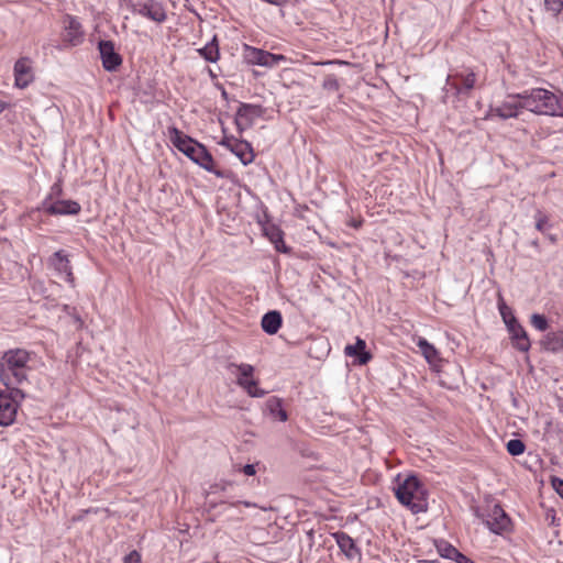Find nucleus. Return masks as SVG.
Here are the masks:
<instances>
[{"label": "nucleus", "instance_id": "a211bd4d", "mask_svg": "<svg viewBox=\"0 0 563 563\" xmlns=\"http://www.w3.org/2000/svg\"><path fill=\"white\" fill-rule=\"evenodd\" d=\"M236 505H244L245 507H256L255 504L246 500H239L236 503H228L224 500L221 501H209L206 507V511L209 516V519L211 521H216L217 518L221 517L222 515H225V512L233 506Z\"/></svg>", "mask_w": 563, "mask_h": 563}, {"label": "nucleus", "instance_id": "ea45409f", "mask_svg": "<svg viewBox=\"0 0 563 563\" xmlns=\"http://www.w3.org/2000/svg\"><path fill=\"white\" fill-rule=\"evenodd\" d=\"M234 141H236L234 136H224L222 141L219 142V144L225 146L231 152V148H233L234 145Z\"/></svg>", "mask_w": 563, "mask_h": 563}, {"label": "nucleus", "instance_id": "412c9836", "mask_svg": "<svg viewBox=\"0 0 563 563\" xmlns=\"http://www.w3.org/2000/svg\"><path fill=\"white\" fill-rule=\"evenodd\" d=\"M344 352L347 356L355 357L361 365H365L372 360V353L366 350V342L361 338H356L355 344L346 345Z\"/></svg>", "mask_w": 563, "mask_h": 563}, {"label": "nucleus", "instance_id": "1a4fd4ad", "mask_svg": "<svg viewBox=\"0 0 563 563\" xmlns=\"http://www.w3.org/2000/svg\"><path fill=\"white\" fill-rule=\"evenodd\" d=\"M244 59L251 65L274 68L278 66L280 62H286L287 58L285 55L274 54L245 44Z\"/></svg>", "mask_w": 563, "mask_h": 563}, {"label": "nucleus", "instance_id": "cd10ccee", "mask_svg": "<svg viewBox=\"0 0 563 563\" xmlns=\"http://www.w3.org/2000/svg\"><path fill=\"white\" fill-rule=\"evenodd\" d=\"M417 345L429 364H433L440 360L438 350L424 338H419Z\"/></svg>", "mask_w": 563, "mask_h": 563}, {"label": "nucleus", "instance_id": "4468645a", "mask_svg": "<svg viewBox=\"0 0 563 563\" xmlns=\"http://www.w3.org/2000/svg\"><path fill=\"white\" fill-rule=\"evenodd\" d=\"M48 266L52 267L65 282L74 285L75 277L67 254L58 250L48 258Z\"/></svg>", "mask_w": 563, "mask_h": 563}, {"label": "nucleus", "instance_id": "a19ab883", "mask_svg": "<svg viewBox=\"0 0 563 563\" xmlns=\"http://www.w3.org/2000/svg\"><path fill=\"white\" fill-rule=\"evenodd\" d=\"M256 464H245L243 467H242V472L246 475V476H253L256 474Z\"/></svg>", "mask_w": 563, "mask_h": 563}, {"label": "nucleus", "instance_id": "4c0bfd02", "mask_svg": "<svg viewBox=\"0 0 563 563\" xmlns=\"http://www.w3.org/2000/svg\"><path fill=\"white\" fill-rule=\"evenodd\" d=\"M123 561L124 563H141V554L133 550L124 556Z\"/></svg>", "mask_w": 563, "mask_h": 563}, {"label": "nucleus", "instance_id": "7c9ffc66", "mask_svg": "<svg viewBox=\"0 0 563 563\" xmlns=\"http://www.w3.org/2000/svg\"><path fill=\"white\" fill-rule=\"evenodd\" d=\"M507 452L512 456H519L523 454L526 444L520 439H511L506 444Z\"/></svg>", "mask_w": 563, "mask_h": 563}, {"label": "nucleus", "instance_id": "2f4dec72", "mask_svg": "<svg viewBox=\"0 0 563 563\" xmlns=\"http://www.w3.org/2000/svg\"><path fill=\"white\" fill-rule=\"evenodd\" d=\"M530 321L539 331H545L549 328V321L544 314L533 313Z\"/></svg>", "mask_w": 563, "mask_h": 563}, {"label": "nucleus", "instance_id": "58836bf2", "mask_svg": "<svg viewBox=\"0 0 563 563\" xmlns=\"http://www.w3.org/2000/svg\"><path fill=\"white\" fill-rule=\"evenodd\" d=\"M452 560L455 561L456 563H474L470 558L464 555L459 550H456V552H455V554H454Z\"/></svg>", "mask_w": 563, "mask_h": 563}, {"label": "nucleus", "instance_id": "c9c22d12", "mask_svg": "<svg viewBox=\"0 0 563 563\" xmlns=\"http://www.w3.org/2000/svg\"><path fill=\"white\" fill-rule=\"evenodd\" d=\"M63 194L62 180H57L51 187L48 195L45 198H51V200L62 199L60 196Z\"/></svg>", "mask_w": 563, "mask_h": 563}, {"label": "nucleus", "instance_id": "4be33fe9", "mask_svg": "<svg viewBox=\"0 0 563 563\" xmlns=\"http://www.w3.org/2000/svg\"><path fill=\"white\" fill-rule=\"evenodd\" d=\"M265 235L274 244L276 251L289 254L291 249L284 242V232L275 224H267L263 228Z\"/></svg>", "mask_w": 563, "mask_h": 563}, {"label": "nucleus", "instance_id": "a878e982", "mask_svg": "<svg viewBox=\"0 0 563 563\" xmlns=\"http://www.w3.org/2000/svg\"><path fill=\"white\" fill-rule=\"evenodd\" d=\"M200 56H202L209 63H216L220 58V51L217 35L206 44L203 47L198 49Z\"/></svg>", "mask_w": 563, "mask_h": 563}, {"label": "nucleus", "instance_id": "9d476101", "mask_svg": "<svg viewBox=\"0 0 563 563\" xmlns=\"http://www.w3.org/2000/svg\"><path fill=\"white\" fill-rule=\"evenodd\" d=\"M476 84V74L472 70L468 73H455L449 75L446 85L454 90L456 97L468 98Z\"/></svg>", "mask_w": 563, "mask_h": 563}, {"label": "nucleus", "instance_id": "20e7f679", "mask_svg": "<svg viewBox=\"0 0 563 563\" xmlns=\"http://www.w3.org/2000/svg\"><path fill=\"white\" fill-rule=\"evenodd\" d=\"M29 361L30 353L24 349H12L3 353L0 361V380L4 387L20 386L27 380Z\"/></svg>", "mask_w": 563, "mask_h": 563}, {"label": "nucleus", "instance_id": "72a5a7b5", "mask_svg": "<svg viewBox=\"0 0 563 563\" xmlns=\"http://www.w3.org/2000/svg\"><path fill=\"white\" fill-rule=\"evenodd\" d=\"M322 88L328 91H338L340 89V84L334 75H328L323 79Z\"/></svg>", "mask_w": 563, "mask_h": 563}, {"label": "nucleus", "instance_id": "dca6fc26", "mask_svg": "<svg viewBox=\"0 0 563 563\" xmlns=\"http://www.w3.org/2000/svg\"><path fill=\"white\" fill-rule=\"evenodd\" d=\"M32 62L29 57H21L14 64V80L19 88H26L34 79Z\"/></svg>", "mask_w": 563, "mask_h": 563}, {"label": "nucleus", "instance_id": "0eeeda50", "mask_svg": "<svg viewBox=\"0 0 563 563\" xmlns=\"http://www.w3.org/2000/svg\"><path fill=\"white\" fill-rule=\"evenodd\" d=\"M235 367L239 372L236 377V384L245 390L250 397L261 398L264 397L267 391L258 387V380L254 378L255 368L251 364H235L230 363L228 368Z\"/></svg>", "mask_w": 563, "mask_h": 563}, {"label": "nucleus", "instance_id": "6ab92c4d", "mask_svg": "<svg viewBox=\"0 0 563 563\" xmlns=\"http://www.w3.org/2000/svg\"><path fill=\"white\" fill-rule=\"evenodd\" d=\"M521 108V100L519 102L505 101L499 106L489 107L488 117H498L503 120L517 118Z\"/></svg>", "mask_w": 563, "mask_h": 563}, {"label": "nucleus", "instance_id": "423d86ee", "mask_svg": "<svg viewBox=\"0 0 563 563\" xmlns=\"http://www.w3.org/2000/svg\"><path fill=\"white\" fill-rule=\"evenodd\" d=\"M475 516L483 520L485 526L496 534L508 531L511 520L499 504H495L492 509L476 508Z\"/></svg>", "mask_w": 563, "mask_h": 563}, {"label": "nucleus", "instance_id": "393cba45", "mask_svg": "<svg viewBox=\"0 0 563 563\" xmlns=\"http://www.w3.org/2000/svg\"><path fill=\"white\" fill-rule=\"evenodd\" d=\"M265 409L273 418L278 419L282 422L288 420V413L284 409L283 399L279 397H269L265 402Z\"/></svg>", "mask_w": 563, "mask_h": 563}, {"label": "nucleus", "instance_id": "6e6552de", "mask_svg": "<svg viewBox=\"0 0 563 563\" xmlns=\"http://www.w3.org/2000/svg\"><path fill=\"white\" fill-rule=\"evenodd\" d=\"M38 211L48 216H77L81 211L79 202L71 199H56L44 198L37 208Z\"/></svg>", "mask_w": 563, "mask_h": 563}, {"label": "nucleus", "instance_id": "e433bc0d", "mask_svg": "<svg viewBox=\"0 0 563 563\" xmlns=\"http://www.w3.org/2000/svg\"><path fill=\"white\" fill-rule=\"evenodd\" d=\"M551 484L556 494L563 499V478L552 477Z\"/></svg>", "mask_w": 563, "mask_h": 563}, {"label": "nucleus", "instance_id": "b1692460", "mask_svg": "<svg viewBox=\"0 0 563 563\" xmlns=\"http://www.w3.org/2000/svg\"><path fill=\"white\" fill-rule=\"evenodd\" d=\"M231 153H233L244 166L251 164L255 157L251 143L245 140L234 141Z\"/></svg>", "mask_w": 563, "mask_h": 563}, {"label": "nucleus", "instance_id": "c756f323", "mask_svg": "<svg viewBox=\"0 0 563 563\" xmlns=\"http://www.w3.org/2000/svg\"><path fill=\"white\" fill-rule=\"evenodd\" d=\"M435 547H437L439 554L442 558L449 559V560L453 559V556L457 550L454 545H452L451 543H449L445 540L437 541Z\"/></svg>", "mask_w": 563, "mask_h": 563}, {"label": "nucleus", "instance_id": "9b49d317", "mask_svg": "<svg viewBox=\"0 0 563 563\" xmlns=\"http://www.w3.org/2000/svg\"><path fill=\"white\" fill-rule=\"evenodd\" d=\"M265 108L261 104L241 102L236 110L234 123L239 132H243L246 128H251L256 118L263 117Z\"/></svg>", "mask_w": 563, "mask_h": 563}, {"label": "nucleus", "instance_id": "f704fd0d", "mask_svg": "<svg viewBox=\"0 0 563 563\" xmlns=\"http://www.w3.org/2000/svg\"><path fill=\"white\" fill-rule=\"evenodd\" d=\"M547 10L558 15L563 10V0H544Z\"/></svg>", "mask_w": 563, "mask_h": 563}, {"label": "nucleus", "instance_id": "2eb2a0df", "mask_svg": "<svg viewBox=\"0 0 563 563\" xmlns=\"http://www.w3.org/2000/svg\"><path fill=\"white\" fill-rule=\"evenodd\" d=\"M84 41V31L77 18L66 15L64 21L63 42L65 46H77Z\"/></svg>", "mask_w": 563, "mask_h": 563}, {"label": "nucleus", "instance_id": "79ce46f5", "mask_svg": "<svg viewBox=\"0 0 563 563\" xmlns=\"http://www.w3.org/2000/svg\"><path fill=\"white\" fill-rule=\"evenodd\" d=\"M221 96L223 99L228 100L229 99V93L227 92V90L224 88H222V91H221Z\"/></svg>", "mask_w": 563, "mask_h": 563}, {"label": "nucleus", "instance_id": "c85d7f7f", "mask_svg": "<svg viewBox=\"0 0 563 563\" xmlns=\"http://www.w3.org/2000/svg\"><path fill=\"white\" fill-rule=\"evenodd\" d=\"M514 347L520 352H528L530 350L531 343L528 336L527 331L523 329V334L516 333L511 336Z\"/></svg>", "mask_w": 563, "mask_h": 563}, {"label": "nucleus", "instance_id": "ddd939ff", "mask_svg": "<svg viewBox=\"0 0 563 563\" xmlns=\"http://www.w3.org/2000/svg\"><path fill=\"white\" fill-rule=\"evenodd\" d=\"M131 11L134 14L147 18L157 23H163L167 19V14L163 4L156 0L132 3Z\"/></svg>", "mask_w": 563, "mask_h": 563}, {"label": "nucleus", "instance_id": "5701e85b", "mask_svg": "<svg viewBox=\"0 0 563 563\" xmlns=\"http://www.w3.org/2000/svg\"><path fill=\"white\" fill-rule=\"evenodd\" d=\"M283 324V317L280 311L271 310L262 317L261 325L265 333L273 335L276 334Z\"/></svg>", "mask_w": 563, "mask_h": 563}, {"label": "nucleus", "instance_id": "f3484780", "mask_svg": "<svg viewBox=\"0 0 563 563\" xmlns=\"http://www.w3.org/2000/svg\"><path fill=\"white\" fill-rule=\"evenodd\" d=\"M498 310L511 336L516 333L523 334V327L519 323L512 310L507 306L500 295L498 299Z\"/></svg>", "mask_w": 563, "mask_h": 563}, {"label": "nucleus", "instance_id": "f8f14e48", "mask_svg": "<svg viewBox=\"0 0 563 563\" xmlns=\"http://www.w3.org/2000/svg\"><path fill=\"white\" fill-rule=\"evenodd\" d=\"M97 48L99 51L100 59L104 70L110 73L117 71L122 65L123 58L115 51L113 41L100 40L97 44Z\"/></svg>", "mask_w": 563, "mask_h": 563}, {"label": "nucleus", "instance_id": "473e14b6", "mask_svg": "<svg viewBox=\"0 0 563 563\" xmlns=\"http://www.w3.org/2000/svg\"><path fill=\"white\" fill-rule=\"evenodd\" d=\"M549 219L541 211L538 210L536 214V229L544 233L550 228Z\"/></svg>", "mask_w": 563, "mask_h": 563}, {"label": "nucleus", "instance_id": "37998d69", "mask_svg": "<svg viewBox=\"0 0 563 563\" xmlns=\"http://www.w3.org/2000/svg\"><path fill=\"white\" fill-rule=\"evenodd\" d=\"M5 109V103L0 101V113Z\"/></svg>", "mask_w": 563, "mask_h": 563}, {"label": "nucleus", "instance_id": "39448f33", "mask_svg": "<svg viewBox=\"0 0 563 563\" xmlns=\"http://www.w3.org/2000/svg\"><path fill=\"white\" fill-rule=\"evenodd\" d=\"M25 393L18 386H9L0 390V426H11L16 418L21 401Z\"/></svg>", "mask_w": 563, "mask_h": 563}, {"label": "nucleus", "instance_id": "aec40b11", "mask_svg": "<svg viewBox=\"0 0 563 563\" xmlns=\"http://www.w3.org/2000/svg\"><path fill=\"white\" fill-rule=\"evenodd\" d=\"M340 550L349 558L353 560L356 556H361V551L356 547L355 541L345 532L339 531L333 534Z\"/></svg>", "mask_w": 563, "mask_h": 563}, {"label": "nucleus", "instance_id": "bb28decb", "mask_svg": "<svg viewBox=\"0 0 563 563\" xmlns=\"http://www.w3.org/2000/svg\"><path fill=\"white\" fill-rule=\"evenodd\" d=\"M545 350L560 352L563 350V331L549 332L542 341Z\"/></svg>", "mask_w": 563, "mask_h": 563}, {"label": "nucleus", "instance_id": "f257e3e1", "mask_svg": "<svg viewBox=\"0 0 563 563\" xmlns=\"http://www.w3.org/2000/svg\"><path fill=\"white\" fill-rule=\"evenodd\" d=\"M167 135L170 143L194 163L214 174L218 178L225 177V172L216 167L213 156L203 144L174 125L167 129Z\"/></svg>", "mask_w": 563, "mask_h": 563}, {"label": "nucleus", "instance_id": "f03ea898", "mask_svg": "<svg viewBox=\"0 0 563 563\" xmlns=\"http://www.w3.org/2000/svg\"><path fill=\"white\" fill-rule=\"evenodd\" d=\"M508 98L521 100V108L536 114L563 117V95H555L548 89H527L509 95Z\"/></svg>", "mask_w": 563, "mask_h": 563}, {"label": "nucleus", "instance_id": "c03bdc74", "mask_svg": "<svg viewBox=\"0 0 563 563\" xmlns=\"http://www.w3.org/2000/svg\"><path fill=\"white\" fill-rule=\"evenodd\" d=\"M532 245L538 246V241L537 240L532 241Z\"/></svg>", "mask_w": 563, "mask_h": 563}, {"label": "nucleus", "instance_id": "7ed1b4c3", "mask_svg": "<svg viewBox=\"0 0 563 563\" xmlns=\"http://www.w3.org/2000/svg\"><path fill=\"white\" fill-rule=\"evenodd\" d=\"M394 494L398 501L415 515L428 510V490L415 474L405 478L398 474L394 479Z\"/></svg>", "mask_w": 563, "mask_h": 563}]
</instances>
